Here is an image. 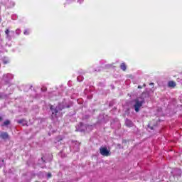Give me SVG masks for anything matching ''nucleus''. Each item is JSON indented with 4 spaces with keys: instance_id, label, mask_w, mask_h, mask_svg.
Instances as JSON below:
<instances>
[{
    "instance_id": "1",
    "label": "nucleus",
    "mask_w": 182,
    "mask_h": 182,
    "mask_svg": "<svg viewBox=\"0 0 182 182\" xmlns=\"http://www.w3.org/2000/svg\"><path fill=\"white\" fill-rule=\"evenodd\" d=\"M134 109L136 113L140 112V109H141V106L144 105V99L143 98H136L134 100Z\"/></svg>"
},
{
    "instance_id": "5",
    "label": "nucleus",
    "mask_w": 182,
    "mask_h": 182,
    "mask_svg": "<svg viewBox=\"0 0 182 182\" xmlns=\"http://www.w3.org/2000/svg\"><path fill=\"white\" fill-rule=\"evenodd\" d=\"M0 137L3 139V140H8V139H9V135L7 132H1L0 134Z\"/></svg>"
},
{
    "instance_id": "3",
    "label": "nucleus",
    "mask_w": 182,
    "mask_h": 182,
    "mask_svg": "<svg viewBox=\"0 0 182 182\" xmlns=\"http://www.w3.org/2000/svg\"><path fill=\"white\" fill-rule=\"evenodd\" d=\"M100 153L102 156H104L105 157L110 156V151L107 150V147H100Z\"/></svg>"
},
{
    "instance_id": "9",
    "label": "nucleus",
    "mask_w": 182,
    "mask_h": 182,
    "mask_svg": "<svg viewBox=\"0 0 182 182\" xmlns=\"http://www.w3.org/2000/svg\"><path fill=\"white\" fill-rule=\"evenodd\" d=\"M169 87H176V82L173 81H169L168 83Z\"/></svg>"
},
{
    "instance_id": "6",
    "label": "nucleus",
    "mask_w": 182,
    "mask_h": 182,
    "mask_svg": "<svg viewBox=\"0 0 182 182\" xmlns=\"http://www.w3.org/2000/svg\"><path fill=\"white\" fill-rule=\"evenodd\" d=\"M17 122L19 124H22L23 126H26V124H28V122H26V120L24 119H18V120H17Z\"/></svg>"
},
{
    "instance_id": "11",
    "label": "nucleus",
    "mask_w": 182,
    "mask_h": 182,
    "mask_svg": "<svg viewBox=\"0 0 182 182\" xmlns=\"http://www.w3.org/2000/svg\"><path fill=\"white\" fill-rule=\"evenodd\" d=\"M10 123H11V122L7 119V120H6V121L4 122L3 126H8V125L10 124Z\"/></svg>"
},
{
    "instance_id": "15",
    "label": "nucleus",
    "mask_w": 182,
    "mask_h": 182,
    "mask_svg": "<svg viewBox=\"0 0 182 182\" xmlns=\"http://www.w3.org/2000/svg\"><path fill=\"white\" fill-rule=\"evenodd\" d=\"M177 171H178V173L180 174V176H181V170L177 169Z\"/></svg>"
},
{
    "instance_id": "2",
    "label": "nucleus",
    "mask_w": 182,
    "mask_h": 182,
    "mask_svg": "<svg viewBox=\"0 0 182 182\" xmlns=\"http://www.w3.org/2000/svg\"><path fill=\"white\" fill-rule=\"evenodd\" d=\"M54 107H55V106H53V105H51L50 107V109L52 112V117H56L58 112L59 111L63 110V109H65V105H63V103H60L55 108H54Z\"/></svg>"
},
{
    "instance_id": "23",
    "label": "nucleus",
    "mask_w": 182,
    "mask_h": 182,
    "mask_svg": "<svg viewBox=\"0 0 182 182\" xmlns=\"http://www.w3.org/2000/svg\"><path fill=\"white\" fill-rule=\"evenodd\" d=\"M144 87H146V84H144Z\"/></svg>"
},
{
    "instance_id": "10",
    "label": "nucleus",
    "mask_w": 182,
    "mask_h": 182,
    "mask_svg": "<svg viewBox=\"0 0 182 182\" xmlns=\"http://www.w3.org/2000/svg\"><path fill=\"white\" fill-rule=\"evenodd\" d=\"M5 33L6 35V38L7 39H9V41H11V36H9V29H6L5 31Z\"/></svg>"
},
{
    "instance_id": "20",
    "label": "nucleus",
    "mask_w": 182,
    "mask_h": 182,
    "mask_svg": "<svg viewBox=\"0 0 182 182\" xmlns=\"http://www.w3.org/2000/svg\"><path fill=\"white\" fill-rule=\"evenodd\" d=\"M149 85H154V83L151 82Z\"/></svg>"
},
{
    "instance_id": "18",
    "label": "nucleus",
    "mask_w": 182,
    "mask_h": 182,
    "mask_svg": "<svg viewBox=\"0 0 182 182\" xmlns=\"http://www.w3.org/2000/svg\"><path fill=\"white\" fill-rule=\"evenodd\" d=\"M6 76H9V77H11V76H12L11 74H7V75H6Z\"/></svg>"
},
{
    "instance_id": "4",
    "label": "nucleus",
    "mask_w": 182,
    "mask_h": 182,
    "mask_svg": "<svg viewBox=\"0 0 182 182\" xmlns=\"http://www.w3.org/2000/svg\"><path fill=\"white\" fill-rule=\"evenodd\" d=\"M1 1L2 2V4H4V5H6V6H8V8H12L14 6H15V3L14 1H10V4H9V0H1Z\"/></svg>"
},
{
    "instance_id": "14",
    "label": "nucleus",
    "mask_w": 182,
    "mask_h": 182,
    "mask_svg": "<svg viewBox=\"0 0 182 182\" xmlns=\"http://www.w3.org/2000/svg\"><path fill=\"white\" fill-rule=\"evenodd\" d=\"M29 33V31H28V30H26L24 31V35H28Z\"/></svg>"
},
{
    "instance_id": "19",
    "label": "nucleus",
    "mask_w": 182,
    "mask_h": 182,
    "mask_svg": "<svg viewBox=\"0 0 182 182\" xmlns=\"http://www.w3.org/2000/svg\"><path fill=\"white\" fill-rule=\"evenodd\" d=\"M4 65H6V63H8V62L4 61Z\"/></svg>"
},
{
    "instance_id": "8",
    "label": "nucleus",
    "mask_w": 182,
    "mask_h": 182,
    "mask_svg": "<svg viewBox=\"0 0 182 182\" xmlns=\"http://www.w3.org/2000/svg\"><path fill=\"white\" fill-rule=\"evenodd\" d=\"M120 69H122V70H123L124 72H126V69H127V66L126 65V63H122L120 65Z\"/></svg>"
},
{
    "instance_id": "16",
    "label": "nucleus",
    "mask_w": 182,
    "mask_h": 182,
    "mask_svg": "<svg viewBox=\"0 0 182 182\" xmlns=\"http://www.w3.org/2000/svg\"><path fill=\"white\" fill-rule=\"evenodd\" d=\"M48 178H50V177H52V173H48Z\"/></svg>"
},
{
    "instance_id": "21",
    "label": "nucleus",
    "mask_w": 182,
    "mask_h": 182,
    "mask_svg": "<svg viewBox=\"0 0 182 182\" xmlns=\"http://www.w3.org/2000/svg\"><path fill=\"white\" fill-rule=\"evenodd\" d=\"M1 120H2V117H0V122H1Z\"/></svg>"
},
{
    "instance_id": "13",
    "label": "nucleus",
    "mask_w": 182,
    "mask_h": 182,
    "mask_svg": "<svg viewBox=\"0 0 182 182\" xmlns=\"http://www.w3.org/2000/svg\"><path fill=\"white\" fill-rule=\"evenodd\" d=\"M16 35H21V30L19 28L16 30Z\"/></svg>"
},
{
    "instance_id": "7",
    "label": "nucleus",
    "mask_w": 182,
    "mask_h": 182,
    "mask_svg": "<svg viewBox=\"0 0 182 182\" xmlns=\"http://www.w3.org/2000/svg\"><path fill=\"white\" fill-rule=\"evenodd\" d=\"M125 125L127 126V127H133V122L129 119H126Z\"/></svg>"
},
{
    "instance_id": "12",
    "label": "nucleus",
    "mask_w": 182,
    "mask_h": 182,
    "mask_svg": "<svg viewBox=\"0 0 182 182\" xmlns=\"http://www.w3.org/2000/svg\"><path fill=\"white\" fill-rule=\"evenodd\" d=\"M77 80L78 82H82V80H83V77H82V76H78V77H77Z\"/></svg>"
},
{
    "instance_id": "17",
    "label": "nucleus",
    "mask_w": 182,
    "mask_h": 182,
    "mask_svg": "<svg viewBox=\"0 0 182 182\" xmlns=\"http://www.w3.org/2000/svg\"><path fill=\"white\" fill-rule=\"evenodd\" d=\"M143 87H141V85H139L138 86V89H141Z\"/></svg>"
},
{
    "instance_id": "22",
    "label": "nucleus",
    "mask_w": 182,
    "mask_h": 182,
    "mask_svg": "<svg viewBox=\"0 0 182 182\" xmlns=\"http://www.w3.org/2000/svg\"><path fill=\"white\" fill-rule=\"evenodd\" d=\"M150 129H151V130H153V127H151Z\"/></svg>"
}]
</instances>
